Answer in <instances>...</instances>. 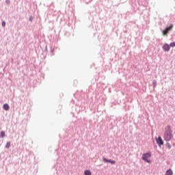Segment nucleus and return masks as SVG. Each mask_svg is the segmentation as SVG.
Returning <instances> with one entry per match:
<instances>
[{"mask_svg": "<svg viewBox=\"0 0 175 175\" xmlns=\"http://www.w3.org/2000/svg\"><path fill=\"white\" fill-rule=\"evenodd\" d=\"M163 49L164 51H170V45L169 44H165L163 46Z\"/></svg>", "mask_w": 175, "mask_h": 175, "instance_id": "obj_5", "label": "nucleus"}, {"mask_svg": "<svg viewBox=\"0 0 175 175\" xmlns=\"http://www.w3.org/2000/svg\"><path fill=\"white\" fill-rule=\"evenodd\" d=\"M156 142L159 147H161V146H163V140H162L161 137H159L158 138L156 137Z\"/></svg>", "mask_w": 175, "mask_h": 175, "instance_id": "obj_3", "label": "nucleus"}, {"mask_svg": "<svg viewBox=\"0 0 175 175\" xmlns=\"http://www.w3.org/2000/svg\"><path fill=\"white\" fill-rule=\"evenodd\" d=\"M3 107L4 110H5L6 111H8V110H9V109H10L8 104H4Z\"/></svg>", "mask_w": 175, "mask_h": 175, "instance_id": "obj_7", "label": "nucleus"}, {"mask_svg": "<svg viewBox=\"0 0 175 175\" xmlns=\"http://www.w3.org/2000/svg\"><path fill=\"white\" fill-rule=\"evenodd\" d=\"M85 175H91V171L85 170Z\"/></svg>", "mask_w": 175, "mask_h": 175, "instance_id": "obj_9", "label": "nucleus"}, {"mask_svg": "<svg viewBox=\"0 0 175 175\" xmlns=\"http://www.w3.org/2000/svg\"><path fill=\"white\" fill-rule=\"evenodd\" d=\"M173 138V134H172V129L170 127H167L166 131L164 133V139L165 142H170L171 139Z\"/></svg>", "mask_w": 175, "mask_h": 175, "instance_id": "obj_1", "label": "nucleus"}, {"mask_svg": "<svg viewBox=\"0 0 175 175\" xmlns=\"http://www.w3.org/2000/svg\"><path fill=\"white\" fill-rule=\"evenodd\" d=\"M5 25H6V22L3 21L2 22V27H5Z\"/></svg>", "mask_w": 175, "mask_h": 175, "instance_id": "obj_13", "label": "nucleus"}, {"mask_svg": "<svg viewBox=\"0 0 175 175\" xmlns=\"http://www.w3.org/2000/svg\"><path fill=\"white\" fill-rule=\"evenodd\" d=\"M104 162H108L109 163H111L112 165H114L116 163V161L113 160H107V159H103Z\"/></svg>", "mask_w": 175, "mask_h": 175, "instance_id": "obj_6", "label": "nucleus"}, {"mask_svg": "<svg viewBox=\"0 0 175 175\" xmlns=\"http://www.w3.org/2000/svg\"><path fill=\"white\" fill-rule=\"evenodd\" d=\"M165 175H173V171L172 170H168L165 172Z\"/></svg>", "mask_w": 175, "mask_h": 175, "instance_id": "obj_8", "label": "nucleus"}, {"mask_svg": "<svg viewBox=\"0 0 175 175\" xmlns=\"http://www.w3.org/2000/svg\"><path fill=\"white\" fill-rule=\"evenodd\" d=\"M0 137H2V138L5 137V132L4 131L1 132Z\"/></svg>", "mask_w": 175, "mask_h": 175, "instance_id": "obj_11", "label": "nucleus"}, {"mask_svg": "<svg viewBox=\"0 0 175 175\" xmlns=\"http://www.w3.org/2000/svg\"><path fill=\"white\" fill-rule=\"evenodd\" d=\"M6 148H10V142H7L5 145Z\"/></svg>", "mask_w": 175, "mask_h": 175, "instance_id": "obj_10", "label": "nucleus"}, {"mask_svg": "<svg viewBox=\"0 0 175 175\" xmlns=\"http://www.w3.org/2000/svg\"><path fill=\"white\" fill-rule=\"evenodd\" d=\"M172 28H173V25H171L170 27H167L163 31V35H167V33H169V31H172Z\"/></svg>", "mask_w": 175, "mask_h": 175, "instance_id": "obj_4", "label": "nucleus"}, {"mask_svg": "<svg viewBox=\"0 0 175 175\" xmlns=\"http://www.w3.org/2000/svg\"><path fill=\"white\" fill-rule=\"evenodd\" d=\"M148 158H151L150 152L145 153L142 155V159H144V161H146V162H148V163H150V162L151 161L148 160Z\"/></svg>", "mask_w": 175, "mask_h": 175, "instance_id": "obj_2", "label": "nucleus"}, {"mask_svg": "<svg viewBox=\"0 0 175 175\" xmlns=\"http://www.w3.org/2000/svg\"><path fill=\"white\" fill-rule=\"evenodd\" d=\"M170 47H175V42H171V43L170 44Z\"/></svg>", "mask_w": 175, "mask_h": 175, "instance_id": "obj_12", "label": "nucleus"}]
</instances>
